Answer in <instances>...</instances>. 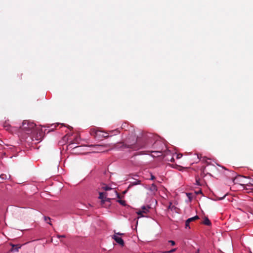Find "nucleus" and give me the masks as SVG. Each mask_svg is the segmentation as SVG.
<instances>
[{"label":"nucleus","instance_id":"25","mask_svg":"<svg viewBox=\"0 0 253 253\" xmlns=\"http://www.w3.org/2000/svg\"><path fill=\"white\" fill-rule=\"evenodd\" d=\"M155 178V176H154L153 175L151 174L150 179L151 180H154Z\"/></svg>","mask_w":253,"mask_h":253},{"label":"nucleus","instance_id":"23","mask_svg":"<svg viewBox=\"0 0 253 253\" xmlns=\"http://www.w3.org/2000/svg\"><path fill=\"white\" fill-rule=\"evenodd\" d=\"M182 156V155L181 154H176V159H179L180 158H181Z\"/></svg>","mask_w":253,"mask_h":253},{"label":"nucleus","instance_id":"10","mask_svg":"<svg viewBox=\"0 0 253 253\" xmlns=\"http://www.w3.org/2000/svg\"><path fill=\"white\" fill-rule=\"evenodd\" d=\"M10 176L9 174H1L0 175V178L2 180H5L10 178Z\"/></svg>","mask_w":253,"mask_h":253},{"label":"nucleus","instance_id":"15","mask_svg":"<svg viewBox=\"0 0 253 253\" xmlns=\"http://www.w3.org/2000/svg\"><path fill=\"white\" fill-rule=\"evenodd\" d=\"M117 202L123 206H126V202L125 200H118Z\"/></svg>","mask_w":253,"mask_h":253},{"label":"nucleus","instance_id":"17","mask_svg":"<svg viewBox=\"0 0 253 253\" xmlns=\"http://www.w3.org/2000/svg\"><path fill=\"white\" fill-rule=\"evenodd\" d=\"M3 126L5 128V129L8 131H11L10 130V126L7 124L6 123L4 124Z\"/></svg>","mask_w":253,"mask_h":253},{"label":"nucleus","instance_id":"14","mask_svg":"<svg viewBox=\"0 0 253 253\" xmlns=\"http://www.w3.org/2000/svg\"><path fill=\"white\" fill-rule=\"evenodd\" d=\"M204 223L207 225H211V223L210 220L208 218H205L204 221Z\"/></svg>","mask_w":253,"mask_h":253},{"label":"nucleus","instance_id":"8","mask_svg":"<svg viewBox=\"0 0 253 253\" xmlns=\"http://www.w3.org/2000/svg\"><path fill=\"white\" fill-rule=\"evenodd\" d=\"M150 209V207L149 206H143L141 207V209H142L141 211H142L144 213L146 214L149 212Z\"/></svg>","mask_w":253,"mask_h":253},{"label":"nucleus","instance_id":"24","mask_svg":"<svg viewBox=\"0 0 253 253\" xmlns=\"http://www.w3.org/2000/svg\"><path fill=\"white\" fill-rule=\"evenodd\" d=\"M65 237H66V236H65V235H58L57 236V237L58 238H65Z\"/></svg>","mask_w":253,"mask_h":253},{"label":"nucleus","instance_id":"12","mask_svg":"<svg viewBox=\"0 0 253 253\" xmlns=\"http://www.w3.org/2000/svg\"><path fill=\"white\" fill-rule=\"evenodd\" d=\"M168 209L170 210L171 211H174L176 208L175 206L172 205L171 202L169 203V205L168 207Z\"/></svg>","mask_w":253,"mask_h":253},{"label":"nucleus","instance_id":"21","mask_svg":"<svg viewBox=\"0 0 253 253\" xmlns=\"http://www.w3.org/2000/svg\"><path fill=\"white\" fill-rule=\"evenodd\" d=\"M189 223H190V222H187V219L186 222H185V227H186V228H190Z\"/></svg>","mask_w":253,"mask_h":253},{"label":"nucleus","instance_id":"19","mask_svg":"<svg viewBox=\"0 0 253 253\" xmlns=\"http://www.w3.org/2000/svg\"><path fill=\"white\" fill-rule=\"evenodd\" d=\"M140 184V180H136L133 182L131 183V184L132 185H138V184Z\"/></svg>","mask_w":253,"mask_h":253},{"label":"nucleus","instance_id":"1","mask_svg":"<svg viewBox=\"0 0 253 253\" xmlns=\"http://www.w3.org/2000/svg\"><path fill=\"white\" fill-rule=\"evenodd\" d=\"M126 147L136 151L141 149H146L144 152H141L140 154H149L153 153L152 157L163 156L164 157L171 154V151L167 148V146L162 141H156L153 144L149 141L140 142L135 136H131L126 140Z\"/></svg>","mask_w":253,"mask_h":253},{"label":"nucleus","instance_id":"13","mask_svg":"<svg viewBox=\"0 0 253 253\" xmlns=\"http://www.w3.org/2000/svg\"><path fill=\"white\" fill-rule=\"evenodd\" d=\"M171 155H172V153L171 152V154H169V155H170L171 157L170 158H167L166 160H167L168 161H170L171 162H173L174 161V159L173 156H172Z\"/></svg>","mask_w":253,"mask_h":253},{"label":"nucleus","instance_id":"16","mask_svg":"<svg viewBox=\"0 0 253 253\" xmlns=\"http://www.w3.org/2000/svg\"><path fill=\"white\" fill-rule=\"evenodd\" d=\"M136 213L139 216V217H144L145 215L143 214V212L141 210H139L136 211Z\"/></svg>","mask_w":253,"mask_h":253},{"label":"nucleus","instance_id":"2","mask_svg":"<svg viewBox=\"0 0 253 253\" xmlns=\"http://www.w3.org/2000/svg\"><path fill=\"white\" fill-rule=\"evenodd\" d=\"M22 130L27 134L34 133L36 130V125L33 122L25 120L22 123V125L20 126Z\"/></svg>","mask_w":253,"mask_h":253},{"label":"nucleus","instance_id":"26","mask_svg":"<svg viewBox=\"0 0 253 253\" xmlns=\"http://www.w3.org/2000/svg\"><path fill=\"white\" fill-rule=\"evenodd\" d=\"M197 159L198 160V161H199V160H200L199 156L198 155H197Z\"/></svg>","mask_w":253,"mask_h":253},{"label":"nucleus","instance_id":"9","mask_svg":"<svg viewBox=\"0 0 253 253\" xmlns=\"http://www.w3.org/2000/svg\"><path fill=\"white\" fill-rule=\"evenodd\" d=\"M149 189L153 193H155L157 191V187L154 184H152Z\"/></svg>","mask_w":253,"mask_h":253},{"label":"nucleus","instance_id":"22","mask_svg":"<svg viewBox=\"0 0 253 253\" xmlns=\"http://www.w3.org/2000/svg\"><path fill=\"white\" fill-rule=\"evenodd\" d=\"M226 195H227V194H225L222 197H217V198L219 200H221L223 199L226 197Z\"/></svg>","mask_w":253,"mask_h":253},{"label":"nucleus","instance_id":"3","mask_svg":"<svg viewBox=\"0 0 253 253\" xmlns=\"http://www.w3.org/2000/svg\"><path fill=\"white\" fill-rule=\"evenodd\" d=\"M79 140L78 137H76L75 139L74 142H71V143L68 145V148L71 149L73 148L76 150V152L78 153L79 154H83L84 152H83V149L84 148V146H75L74 145L75 144H77L78 143Z\"/></svg>","mask_w":253,"mask_h":253},{"label":"nucleus","instance_id":"11","mask_svg":"<svg viewBox=\"0 0 253 253\" xmlns=\"http://www.w3.org/2000/svg\"><path fill=\"white\" fill-rule=\"evenodd\" d=\"M199 218V216L198 215H195L192 217L189 218L187 219V222H190Z\"/></svg>","mask_w":253,"mask_h":253},{"label":"nucleus","instance_id":"20","mask_svg":"<svg viewBox=\"0 0 253 253\" xmlns=\"http://www.w3.org/2000/svg\"><path fill=\"white\" fill-rule=\"evenodd\" d=\"M169 243L171 244V246H174L175 245V243L174 241L172 240H169L168 241Z\"/></svg>","mask_w":253,"mask_h":253},{"label":"nucleus","instance_id":"6","mask_svg":"<svg viewBox=\"0 0 253 253\" xmlns=\"http://www.w3.org/2000/svg\"><path fill=\"white\" fill-rule=\"evenodd\" d=\"M99 198L101 200L102 204L104 203L105 201H109L110 198H106V193L100 192Z\"/></svg>","mask_w":253,"mask_h":253},{"label":"nucleus","instance_id":"5","mask_svg":"<svg viewBox=\"0 0 253 253\" xmlns=\"http://www.w3.org/2000/svg\"><path fill=\"white\" fill-rule=\"evenodd\" d=\"M124 234L119 232L115 233V234L112 236V238L122 247L124 246V241L120 236L123 235Z\"/></svg>","mask_w":253,"mask_h":253},{"label":"nucleus","instance_id":"4","mask_svg":"<svg viewBox=\"0 0 253 253\" xmlns=\"http://www.w3.org/2000/svg\"><path fill=\"white\" fill-rule=\"evenodd\" d=\"M90 132L91 135L95 137H97L98 136H101L103 137H107L108 136L106 132L98 131L94 128L90 129Z\"/></svg>","mask_w":253,"mask_h":253},{"label":"nucleus","instance_id":"18","mask_svg":"<svg viewBox=\"0 0 253 253\" xmlns=\"http://www.w3.org/2000/svg\"><path fill=\"white\" fill-rule=\"evenodd\" d=\"M44 219L45 221H46L47 223L51 225V223L50 222V217L44 216Z\"/></svg>","mask_w":253,"mask_h":253},{"label":"nucleus","instance_id":"7","mask_svg":"<svg viewBox=\"0 0 253 253\" xmlns=\"http://www.w3.org/2000/svg\"><path fill=\"white\" fill-rule=\"evenodd\" d=\"M102 188L105 190V191H108V190H112L115 194V195L117 196V197L118 198H120V195L117 192V191L116 190H115L114 189H112L111 188H110V187H109L108 186H106V185H105L104 186L102 187Z\"/></svg>","mask_w":253,"mask_h":253}]
</instances>
